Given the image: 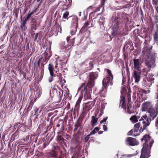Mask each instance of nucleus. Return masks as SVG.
<instances>
[{
  "instance_id": "1",
  "label": "nucleus",
  "mask_w": 158,
  "mask_h": 158,
  "mask_svg": "<svg viewBox=\"0 0 158 158\" xmlns=\"http://www.w3.org/2000/svg\"><path fill=\"white\" fill-rule=\"evenodd\" d=\"M142 140H144L145 143L143 144L142 149L140 158H148L150 156V150L149 148L148 143L149 141L150 148H151L154 142L152 139H151L150 137L148 135H145L142 139Z\"/></svg>"
},
{
  "instance_id": "2",
  "label": "nucleus",
  "mask_w": 158,
  "mask_h": 158,
  "mask_svg": "<svg viewBox=\"0 0 158 158\" xmlns=\"http://www.w3.org/2000/svg\"><path fill=\"white\" fill-rule=\"evenodd\" d=\"M120 26L121 25H120L118 20L116 19L113 22L111 31V34L113 36H114L117 34L123 33L124 28L122 27L119 28Z\"/></svg>"
},
{
  "instance_id": "3",
  "label": "nucleus",
  "mask_w": 158,
  "mask_h": 158,
  "mask_svg": "<svg viewBox=\"0 0 158 158\" xmlns=\"http://www.w3.org/2000/svg\"><path fill=\"white\" fill-rule=\"evenodd\" d=\"M106 70L108 75L103 79L102 81L103 87L105 88L107 85H112V80L113 76L111 73L110 70L109 69H106Z\"/></svg>"
},
{
  "instance_id": "4",
  "label": "nucleus",
  "mask_w": 158,
  "mask_h": 158,
  "mask_svg": "<svg viewBox=\"0 0 158 158\" xmlns=\"http://www.w3.org/2000/svg\"><path fill=\"white\" fill-rule=\"evenodd\" d=\"M87 89L85 86V85L83 83L80 87L78 88L77 91L78 92H80L81 94L84 93V97L85 99H88L90 98V94L92 93L91 88L88 87Z\"/></svg>"
},
{
  "instance_id": "5",
  "label": "nucleus",
  "mask_w": 158,
  "mask_h": 158,
  "mask_svg": "<svg viewBox=\"0 0 158 158\" xmlns=\"http://www.w3.org/2000/svg\"><path fill=\"white\" fill-rule=\"evenodd\" d=\"M155 58L154 55L151 54L147 56L145 60V64L150 69L153 68L155 66Z\"/></svg>"
},
{
  "instance_id": "6",
  "label": "nucleus",
  "mask_w": 158,
  "mask_h": 158,
  "mask_svg": "<svg viewBox=\"0 0 158 158\" xmlns=\"http://www.w3.org/2000/svg\"><path fill=\"white\" fill-rule=\"evenodd\" d=\"M98 72L90 73L89 76V79L87 84V87L92 88L94 85V80L96 79L98 77Z\"/></svg>"
},
{
  "instance_id": "7",
  "label": "nucleus",
  "mask_w": 158,
  "mask_h": 158,
  "mask_svg": "<svg viewBox=\"0 0 158 158\" xmlns=\"http://www.w3.org/2000/svg\"><path fill=\"white\" fill-rule=\"evenodd\" d=\"M139 121H143V128H142L141 127L140 128L139 131L140 132H142L149 125L151 120L150 118H148L147 115H143L139 120Z\"/></svg>"
},
{
  "instance_id": "8",
  "label": "nucleus",
  "mask_w": 158,
  "mask_h": 158,
  "mask_svg": "<svg viewBox=\"0 0 158 158\" xmlns=\"http://www.w3.org/2000/svg\"><path fill=\"white\" fill-rule=\"evenodd\" d=\"M140 71H137L134 70L132 76V78L134 79L136 83H138L140 81L141 78L140 74Z\"/></svg>"
},
{
  "instance_id": "9",
  "label": "nucleus",
  "mask_w": 158,
  "mask_h": 158,
  "mask_svg": "<svg viewBox=\"0 0 158 158\" xmlns=\"http://www.w3.org/2000/svg\"><path fill=\"white\" fill-rule=\"evenodd\" d=\"M126 143L127 145L131 146H135L138 144V142L135 139L132 137H128L126 140Z\"/></svg>"
},
{
  "instance_id": "10",
  "label": "nucleus",
  "mask_w": 158,
  "mask_h": 158,
  "mask_svg": "<svg viewBox=\"0 0 158 158\" xmlns=\"http://www.w3.org/2000/svg\"><path fill=\"white\" fill-rule=\"evenodd\" d=\"M134 63L133 68L135 70L140 71L141 69V64L138 59H134L133 60Z\"/></svg>"
},
{
  "instance_id": "11",
  "label": "nucleus",
  "mask_w": 158,
  "mask_h": 158,
  "mask_svg": "<svg viewBox=\"0 0 158 158\" xmlns=\"http://www.w3.org/2000/svg\"><path fill=\"white\" fill-rule=\"evenodd\" d=\"M152 108L151 103L149 102L143 103L142 106V110L143 111H145L147 110L148 111L149 109Z\"/></svg>"
},
{
  "instance_id": "12",
  "label": "nucleus",
  "mask_w": 158,
  "mask_h": 158,
  "mask_svg": "<svg viewBox=\"0 0 158 158\" xmlns=\"http://www.w3.org/2000/svg\"><path fill=\"white\" fill-rule=\"evenodd\" d=\"M148 112L150 114L151 119L153 120L157 115V112L152 108L148 110Z\"/></svg>"
},
{
  "instance_id": "13",
  "label": "nucleus",
  "mask_w": 158,
  "mask_h": 158,
  "mask_svg": "<svg viewBox=\"0 0 158 158\" xmlns=\"http://www.w3.org/2000/svg\"><path fill=\"white\" fill-rule=\"evenodd\" d=\"M73 20H75V27L74 28V29L72 30L70 32V34L72 35H74L75 33L77 31V27L78 26V17L76 16H74L73 17Z\"/></svg>"
},
{
  "instance_id": "14",
  "label": "nucleus",
  "mask_w": 158,
  "mask_h": 158,
  "mask_svg": "<svg viewBox=\"0 0 158 158\" xmlns=\"http://www.w3.org/2000/svg\"><path fill=\"white\" fill-rule=\"evenodd\" d=\"M98 113H96L95 116H92L91 117V120L90 122L91 125L92 126H94L96 125L99 117L97 118L96 116Z\"/></svg>"
},
{
  "instance_id": "15",
  "label": "nucleus",
  "mask_w": 158,
  "mask_h": 158,
  "mask_svg": "<svg viewBox=\"0 0 158 158\" xmlns=\"http://www.w3.org/2000/svg\"><path fill=\"white\" fill-rule=\"evenodd\" d=\"M121 94H122V97L121 98V100L119 105L122 107V108H125L126 107V103H125V98L123 97V91H121Z\"/></svg>"
},
{
  "instance_id": "16",
  "label": "nucleus",
  "mask_w": 158,
  "mask_h": 158,
  "mask_svg": "<svg viewBox=\"0 0 158 158\" xmlns=\"http://www.w3.org/2000/svg\"><path fill=\"white\" fill-rule=\"evenodd\" d=\"M93 106L94 105L91 102H88L85 104V107L87 110L91 109Z\"/></svg>"
},
{
  "instance_id": "17",
  "label": "nucleus",
  "mask_w": 158,
  "mask_h": 158,
  "mask_svg": "<svg viewBox=\"0 0 158 158\" xmlns=\"http://www.w3.org/2000/svg\"><path fill=\"white\" fill-rule=\"evenodd\" d=\"M48 69L49 71L50 75H52L53 74H54V72L53 71L54 70V68L51 64H49Z\"/></svg>"
},
{
  "instance_id": "18",
  "label": "nucleus",
  "mask_w": 158,
  "mask_h": 158,
  "mask_svg": "<svg viewBox=\"0 0 158 158\" xmlns=\"http://www.w3.org/2000/svg\"><path fill=\"white\" fill-rule=\"evenodd\" d=\"M130 120L133 123H136L138 121L137 117L135 115L132 116L130 118Z\"/></svg>"
},
{
  "instance_id": "19",
  "label": "nucleus",
  "mask_w": 158,
  "mask_h": 158,
  "mask_svg": "<svg viewBox=\"0 0 158 158\" xmlns=\"http://www.w3.org/2000/svg\"><path fill=\"white\" fill-rule=\"evenodd\" d=\"M140 126L139 123L135 124L134 126V132H136L139 130V128Z\"/></svg>"
},
{
  "instance_id": "20",
  "label": "nucleus",
  "mask_w": 158,
  "mask_h": 158,
  "mask_svg": "<svg viewBox=\"0 0 158 158\" xmlns=\"http://www.w3.org/2000/svg\"><path fill=\"white\" fill-rule=\"evenodd\" d=\"M100 130V128L98 127H96L94 129L90 132V135H94L96 132Z\"/></svg>"
},
{
  "instance_id": "21",
  "label": "nucleus",
  "mask_w": 158,
  "mask_h": 158,
  "mask_svg": "<svg viewBox=\"0 0 158 158\" xmlns=\"http://www.w3.org/2000/svg\"><path fill=\"white\" fill-rule=\"evenodd\" d=\"M149 69L148 68V70L145 68L143 69L142 70L141 72L142 73L143 75L144 76H146L147 75L148 71L149 70Z\"/></svg>"
},
{
  "instance_id": "22",
  "label": "nucleus",
  "mask_w": 158,
  "mask_h": 158,
  "mask_svg": "<svg viewBox=\"0 0 158 158\" xmlns=\"http://www.w3.org/2000/svg\"><path fill=\"white\" fill-rule=\"evenodd\" d=\"M153 76L154 75L152 74L149 76L147 78L148 81L151 82L153 81L154 79V78L153 77Z\"/></svg>"
},
{
  "instance_id": "23",
  "label": "nucleus",
  "mask_w": 158,
  "mask_h": 158,
  "mask_svg": "<svg viewBox=\"0 0 158 158\" xmlns=\"http://www.w3.org/2000/svg\"><path fill=\"white\" fill-rule=\"evenodd\" d=\"M134 154H129V155H122L121 157L120 158H127L129 157H132L134 156Z\"/></svg>"
},
{
  "instance_id": "24",
  "label": "nucleus",
  "mask_w": 158,
  "mask_h": 158,
  "mask_svg": "<svg viewBox=\"0 0 158 158\" xmlns=\"http://www.w3.org/2000/svg\"><path fill=\"white\" fill-rule=\"evenodd\" d=\"M56 89H55V88H52V91L51 90L50 92V96L51 97H52V93H53V94H54V93H55V92H56Z\"/></svg>"
},
{
  "instance_id": "25",
  "label": "nucleus",
  "mask_w": 158,
  "mask_h": 158,
  "mask_svg": "<svg viewBox=\"0 0 158 158\" xmlns=\"http://www.w3.org/2000/svg\"><path fill=\"white\" fill-rule=\"evenodd\" d=\"M69 13L68 11L65 12L63 15V18L64 19H66L69 15Z\"/></svg>"
},
{
  "instance_id": "26",
  "label": "nucleus",
  "mask_w": 158,
  "mask_h": 158,
  "mask_svg": "<svg viewBox=\"0 0 158 158\" xmlns=\"http://www.w3.org/2000/svg\"><path fill=\"white\" fill-rule=\"evenodd\" d=\"M108 118V117L107 116H106L105 118H104L103 119L100 121V123L101 124L104 123H105Z\"/></svg>"
},
{
  "instance_id": "27",
  "label": "nucleus",
  "mask_w": 158,
  "mask_h": 158,
  "mask_svg": "<svg viewBox=\"0 0 158 158\" xmlns=\"http://www.w3.org/2000/svg\"><path fill=\"white\" fill-rule=\"evenodd\" d=\"M155 126L156 128V129L158 130V117H157L156 119L155 123Z\"/></svg>"
},
{
  "instance_id": "28",
  "label": "nucleus",
  "mask_w": 158,
  "mask_h": 158,
  "mask_svg": "<svg viewBox=\"0 0 158 158\" xmlns=\"http://www.w3.org/2000/svg\"><path fill=\"white\" fill-rule=\"evenodd\" d=\"M53 74L51 76L48 78V81L49 82H51L53 80Z\"/></svg>"
},
{
  "instance_id": "29",
  "label": "nucleus",
  "mask_w": 158,
  "mask_h": 158,
  "mask_svg": "<svg viewBox=\"0 0 158 158\" xmlns=\"http://www.w3.org/2000/svg\"><path fill=\"white\" fill-rule=\"evenodd\" d=\"M154 40L156 42H158V35L157 34H155L154 37Z\"/></svg>"
},
{
  "instance_id": "30",
  "label": "nucleus",
  "mask_w": 158,
  "mask_h": 158,
  "mask_svg": "<svg viewBox=\"0 0 158 158\" xmlns=\"http://www.w3.org/2000/svg\"><path fill=\"white\" fill-rule=\"evenodd\" d=\"M34 11L31 12L30 13H28L27 16V17H26V18L28 19H29V18H30L31 16L34 13Z\"/></svg>"
},
{
  "instance_id": "31",
  "label": "nucleus",
  "mask_w": 158,
  "mask_h": 158,
  "mask_svg": "<svg viewBox=\"0 0 158 158\" xmlns=\"http://www.w3.org/2000/svg\"><path fill=\"white\" fill-rule=\"evenodd\" d=\"M90 135L89 134L86 136L85 138V141L87 142L88 141L89 139V136H90Z\"/></svg>"
},
{
  "instance_id": "32",
  "label": "nucleus",
  "mask_w": 158,
  "mask_h": 158,
  "mask_svg": "<svg viewBox=\"0 0 158 158\" xmlns=\"http://www.w3.org/2000/svg\"><path fill=\"white\" fill-rule=\"evenodd\" d=\"M103 129L105 131H107V126L104 125L103 126Z\"/></svg>"
},
{
  "instance_id": "33",
  "label": "nucleus",
  "mask_w": 158,
  "mask_h": 158,
  "mask_svg": "<svg viewBox=\"0 0 158 158\" xmlns=\"http://www.w3.org/2000/svg\"><path fill=\"white\" fill-rule=\"evenodd\" d=\"M89 69L90 70L91 69H92V68L93 66V63L92 62H90L89 64Z\"/></svg>"
},
{
  "instance_id": "34",
  "label": "nucleus",
  "mask_w": 158,
  "mask_h": 158,
  "mask_svg": "<svg viewBox=\"0 0 158 158\" xmlns=\"http://www.w3.org/2000/svg\"><path fill=\"white\" fill-rule=\"evenodd\" d=\"M89 22H86L84 25V27H87L89 25Z\"/></svg>"
},
{
  "instance_id": "35",
  "label": "nucleus",
  "mask_w": 158,
  "mask_h": 158,
  "mask_svg": "<svg viewBox=\"0 0 158 158\" xmlns=\"http://www.w3.org/2000/svg\"><path fill=\"white\" fill-rule=\"evenodd\" d=\"M81 98H79L76 104H79L81 102Z\"/></svg>"
},
{
  "instance_id": "36",
  "label": "nucleus",
  "mask_w": 158,
  "mask_h": 158,
  "mask_svg": "<svg viewBox=\"0 0 158 158\" xmlns=\"http://www.w3.org/2000/svg\"><path fill=\"white\" fill-rule=\"evenodd\" d=\"M41 59H42V58H40L39 59H38V61L37 63V64L38 66L39 65L40 61H41Z\"/></svg>"
},
{
  "instance_id": "37",
  "label": "nucleus",
  "mask_w": 158,
  "mask_h": 158,
  "mask_svg": "<svg viewBox=\"0 0 158 158\" xmlns=\"http://www.w3.org/2000/svg\"><path fill=\"white\" fill-rule=\"evenodd\" d=\"M38 33H37L35 34V40H36L37 39V38L38 37Z\"/></svg>"
},
{
  "instance_id": "38",
  "label": "nucleus",
  "mask_w": 158,
  "mask_h": 158,
  "mask_svg": "<svg viewBox=\"0 0 158 158\" xmlns=\"http://www.w3.org/2000/svg\"><path fill=\"white\" fill-rule=\"evenodd\" d=\"M132 130L130 131L128 133V135H132Z\"/></svg>"
},
{
  "instance_id": "39",
  "label": "nucleus",
  "mask_w": 158,
  "mask_h": 158,
  "mask_svg": "<svg viewBox=\"0 0 158 158\" xmlns=\"http://www.w3.org/2000/svg\"><path fill=\"white\" fill-rule=\"evenodd\" d=\"M60 81L62 83H64L65 82V81L64 79L63 80H60Z\"/></svg>"
},
{
  "instance_id": "40",
  "label": "nucleus",
  "mask_w": 158,
  "mask_h": 158,
  "mask_svg": "<svg viewBox=\"0 0 158 158\" xmlns=\"http://www.w3.org/2000/svg\"><path fill=\"white\" fill-rule=\"evenodd\" d=\"M54 63L55 64H56V65L55 66V68H56L57 67V61H55L54 62Z\"/></svg>"
},
{
  "instance_id": "41",
  "label": "nucleus",
  "mask_w": 158,
  "mask_h": 158,
  "mask_svg": "<svg viewBox=\"0 0 158 158\" xmlns=\"http://www.w3.org/2000/svg\"><path fill=\"white\" fill-rule=\"evenodd\" d=\"M103 131H100L98 132V134L99 135L103 133Z\"/></svg>"
},
{
  "instance_id": "42",
  "label": "nucleus",
  "mask_w": 158,
  "mask_h": 158,
  "mask_svg": "<svg viewBox=\"0 0 158 158\" xmlns=\"http://www.w3.org/2000/svg\"><path fill=\"white\" fill-rule=\"evenodd\" d=\"M92 6H90L87 9V11H89V10L90 9H92Z\"/></svg>"
},
{
  "instance_id": "43",
  "label": "nucleus",
  "mask_w": 158,
  "mask_h": 158,
  "mask_svg": "<svg viewBox=\"0 0 158 158\" xmlns=\"http://www.w3.org/2000/svg\"><path fill=\"white\" fill-rule=\"evenodd\" d=\"M157 93H156L157 94V102H158V89L157 90Z\"/></svg>"
},
{
  "instance_id": "44",
  "label": "nucleus",
  "mask_w": 158,
  "mask_h": 158,
  "mask_svg": "<svg viewBox=\"0 0 158 158\" xmlns=\"http://www.w3.org/2000/svg\"><path fill=\"white\" fill-rule=\"evenodd\" d=\"M70 40V38L68 37H67V38H66V40H67V41L68 42Z\"/></svg>"
},
{
  "instance_id": "45",
  "label": "nucleus",
  "mask_w": 158,
  "mask_h": 158,
  "mask_svg": "<svg viewBox=\"0 0 158 158\" xmlns=\"http://www.w3.org/2000/svg\"><path fill=\"white\" fill-rule=\"evenodd\" d=\"M28 19H27V18H26V17L25 18V19L24 20V22H26V21L28 20Z\"/></svg>"
},
{
  "instance_id": "46",
  "label": "nucleus",
  "mask_w": 158,
  "mask_h": 158,
  "mask_svg": "<svg viewBox=\"0 0 158 158\" xmlns=\"http://www.w3.org/2000/svg\"><path fill=\"white\" fill-rule=\"evenodd\" d=\"M26 22H24V21L23 22V25H25V24Z\"/></svg>"
},
{
  "instance_id": "47",
  "label": "nucleus",
  "mask_w": 158,
  "mask_h": 158,
  "mask_svg": "<svg viewBox=\"0 0 158 158\" xmlns=\"http://www.w3.org/2000/svg\"><path fill=\"white\" fill-rule=\"evenodd\" d=\"M135 91H136L137 90V89H138V88L137 87H135Z\"/></svg>"
},
{
  "instance_id": "48",
  "label": "nucleus",
  "mask_w": 158,
  "mask_h": 158,
  "mask_svg": "<svg viewBox=\"0 0 158 158\" xmlns=\"http://www.w3.org/2000/svg\"><path fill=\"white\" fill-rule=\"evenodd\" d=\"M39 109L37 108L36 110L35 111V113H36L38 110Z\"/></svg>"
},
{
  "instance_id": "49",
  "label": "nucleus",
  "mask_w": 158,
  "mask_h": 158,
  "mask_svg": "<svg viewBox=\"0 0 158 158\" xmlns=\"http://www.w3.org/2000/svg\"><path fill=\"white\" fill-rule=\"evenodd\" d=\"M64 48H63V49H66V48H67V47L65 46L64 47Z\"/></svg>"
},
{
  "instance_id": "50",
  "label": "nucleus",
  "mask_w": 158,
  "mask_h": 158,
  "mask_svg": "<svg viewBox=\"0 0 158 158\" xmlns=\"http://www.w3.org/2000/svg\"><path fill=\"white\" fill-rule=\"evenodd\" d=\"M99 10V8H98L97 10L96 11H98Z\"/></svg>"
},
{
  "instance_id": "51",
  "label": "nucleus",
  "mask_w": 158,
  "mask_h": 158,
  "mask_svg": "<svg viewBox=\"0 0 158 158\" xmlns=\"http://www.w3.org/2000/svg\"><path fill=\"white\" fill-rule=\"evenodd\" d=\"M36 101V99H35V98H34V102H35Z\"/></svg>"
},
{
  "instance_id": "52",
  "label": "nucleus",
  "mask_w": 158,
  "mask_h": 158,
  "mask_svg": "<svg viewBox=\"0 0 158 158\" xmlns=\"http://www.w3.org/2000/svg\"><path fill=\"white\" fill-rule=\"evenodd\" d=\"M41 0H37V2H39Z\"/></svg>"
},
{
  "instance_id": "53",
  "label": "nucleus",
  "mask_w": 158,
  "mask_h": 158,
  "mask_svg": "<svg viewBox=\"0 0 158 158\" xmlns=\"http://www.w3.org/2000/svg\"><path fill=\"white\" fill-rule=\"evenodd\" d=\"M129 109V107L128 106L127 108V111Z\"/></svg>"
},
{
  "instance_id": "54",
  "label": "nucleus",
  "mask_w": 158,
  "mask_h": 158,
  "mask_svg": "<svg viewBox=\"0 0 158 158\" xmlns=\"http://www.w3.org/2000/svg\"><path fill=\"white\" fill-rule=\"evenodd\" d=\"M81 12H80L79 14V16H81Z\"/></svg>"
},
{
  "instance_id": "55",
  "label": "nucleus",
  "mask_w": 158,
  "mask_h": 158,
  "mask_svg": "<svg viewBox=\"0 0 158 158\" xmlns=\"http://www.w3.org/2000/svg\"><path fill=\"white\" fill-rule=\"evenodd\" d=\"M40 94H39L38 95V97H39V96Z\"/></svg>"
},
{
  "instance_id": "56",
  "label": "nucleus",
  "mask_w": 158,
  "mask_h": 158,
  "mask_svg": "<svg viewBox=\"0 0 158 158\" xmlns=\"http://www.w3.org/2000/svg\"><path fill=\"white\" fill-rule=\"evenodd\" d=\"M116 156H117V157H118V154H117L116 155Z\"/></svg>"
},
{
  "instance_id": "57",
  "label": "nucleus",
  "mask_w": 158,
  "mask_h": 158,
  "mask_svg": "<svg viewBox=\"0 0 158 158\" xmlns=\"http://www.w3.org/2000/svg\"><path fill=\"white\" fill-rule=\"evenodd\" d=\"M65 43V42H64L63 43V44H64Z\"/></svg>"
},
{
  "instance_id": "58",
  "label": "nucleus",
  "mask_w": 158,
  "mask_h": 158,
  "mask_svg": "<svg viewBox=\"0 0 158 158\" xmlns=\"http://www.w3.org/2000/svg\"><path fill=\"white\" fill-rule=\"evenodd\" d=\"M36 95H37V94H36Z\"/></svg>"
},
{
  "instance_id": "59",
  "label": "nucleus",
  "mask_w": 158,
  "mask_h": 158,
  "mask_svg": "<svg viewBox=\"0 0 158 158\" xmlns=\"http://www.w3.org/2000/svg\"><path fill=\"white\" fill-rule=\"evenodd\" d=\"M54 1H55V0H53Z\"/></svg>"
}]
</instances>
